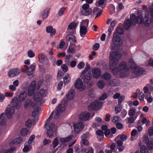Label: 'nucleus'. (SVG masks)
Masks as SVG:
<instances>
[{
  "mask_svg": "<svg viewBox=\"0 0 153 153\" xmlns=\"http://www.w3.org/2000/svg\"><path fill=\"white\" fill-rule=\"evenodd\" d=\"M129 68L126 62L123 61L120 62L118 67L113 68L112 72L117 77L123 78L128 76L129 74Z\"/></svg>",
  "mask_w": 153,
  "mask_h": 153,
  "instance_id": "obj_1",
  "label": "nucleus"
},
{
  "mask_svg": "<svg viewBox=\"0 0 153 153\" xmlns=\"http://www.w3.org/2000/svg\"><path fill=\"white\" fill-rule=\"evenodd\" d=\"M60 114L56 110L55 111H53L47 119L45 123V126H47V134L50 138L52 137L53 136L54 133L56 132V128L55 127V124L54 123L51 122L49 124V123L52 118L53 115H54V118L55 119H57L59 117Z\"/></svg>",
  "mask_w": 153,
  "mask_h": 153,
  "instance_id": "obj_2",
  "label": "nucleus"
},
{
  "mask_svg": "<svg viewBox=\"0 0 153 153\" xmlns=\"http://www.w3.org/2000/svg\"><path fill=\"white\" fill-rule=\"evenodd\" d=\"M142 16L141 14H139L136 18L135 15L133 14H131L130 15V19H127L125 22L124 27L125 29H128L131 26V24L135 25L137 23L140 24L143 22V21Z\"/></svg>",
  "mask_w": 153,
  "mask_h": 153,
  "instance_id": "obj_3",
  "label": "nucleus"
},
{
  "mask_svg": "<svg viewBox=\"0 0 153 153\" xmlns=\"http://www.w3.org/2000/svg\"><path fill=\"white\" fill-rule=\"evenodd\" d=\"M27 95L25 91H23L19 94L18 97V99L17 97L13 98L11 100V104L14 105L16 109H19L21 106L22 102L26 99Z\"/></svg>",
  "mask_w": 153,
  "mask_h": 153,
  "instance_id": "obj_4",
  "label": "nucleus"
},
{
  "mask_svg": "<svg viewBox=\"0 0 153 153\" xmlns=\"http://www.w3.org/2000/svg\"><path fill=\"white\" fill-rule=\"evenodd\" d=\"M121 57V55L116 52H111L109 56V64L111 67L115 66L119 62V60Z\"/></svg>",
  "mask_w": 153,
  "mask_h": 153,
  "instance_id": "obj_5",
  "label": "nucleus"
},
{
  "mask_svg": "<svg viewBox=\"0 0 153 153\" xmlns=\"http://www.w3.org/2000/svg\"><path fill=\"white\" fill-rule=\"evenodd\" d=\"M151 22H153V5L150 10L146 12L143 19L144 24L146 26H149Z\"/></svg>",
  "mask_w": 153,
  "mask_h": 153,
  "instance_id": "obj_6",
  "label": "nucleus"
},
{
  "mask_svg": "<svg viewBox=\"0 0 153 153\" xmlns=\"http://www.w3.org/2000/svg\"><path fill=\"white\" fill-rule=\"evenodd\" d=\"M102 105L101 102L98 101H94L88 106V109L90 111L98 110L102 107Z\"/></svg>",
  "mask_w": 153,
  "mask_h": 153,
  "instance_id": "obj_7",
  "label": "nucleus"
},
{
  "mask_svg": "<svg viewBox=\"0 0 153 153\" xmlns=\"http://www.w3.org/2000/svg\"><path fill=\"white\" fill-rule=\"evenodd\" d=\"M14 105L12 104L11 102L10 105H8L5 109V114L8 118H11L13 115L14 113Z\"/></svg>",
  "mask_w": 153,
  "mask_h": 153,
  "instance_id": "obj_8",
  "label": "nucleus"
},
{
  "mask_svg": "<svg viewBox=\"0 0 153 153\" xmlns=\"http://www.w3.org/2000/svg\"><path fill=\"white\" fill-rule=\"evenodd\" d=\"M90 114L87 111L81 112L79 114L78 118L79 120L82 121H85L90 119Z\"/></svg>",
  "mask_w": 153,
  "mask_h": 153,
  "instance_id": "obj_9",
  "label": "nucleus"
},
{
  "mask_svg": "<svg viewBox=\"0 0 153 153\" xmlns=\"http://www.w3.org/2000/svg\"><path fill=\"white\" fill-rule=\"evenodd\" d=\"M39 62L41 64L47 65L49 64V60L46 55L43 53H40L38 56Z\"/></svg>",
  "mask_w": 153,
  "mask_h": 153,
  "instance_id": "obj_10",
  "label": "nucleus"
},
{
  "mask_svg": "<svg viewBox=\"0 0 153 153\" xmlns=\"http://www.w3.org/2000/svg\"><path fill=\"white\" fill-rule=\"evenodd\" d=\"M36 85V82L35 81L31 82L28 88L27 94L28 96H30L33 94L35 89Z\"/></svg>",
  "mask_w": 153,
  "mask_h": 153,
  "instance_id": "obj_11",
  "label": "nucleus"
},
{
  "mask_svg": "<svg viewBox=\"0 0 153 153\" xmlns=\"http://www.w3.org/2000/svg\"><path fill=\"white\" fill-rule=\"evenodd\" d=\"M76 88L80 91L84 90L85 88V86L83 84L82 80L80 79H77L75 83Z\"/></svg>",
  "mask_w": 153,
  "mask_h": 153,
  "instance_id": "obj_12",
  "label": "nucleus"
},
{
  "mask_svg": "<svg viewBox=\"0 0 153 153\" xmlns=\"http://www.w3.org/2000/svg\"><path fill=\"white\" fill-rule=\"evenodd\" d=\"M113 41L114 43L117 46H120L122 45V40L118 36L116 33H114L113 34Z\"/></svg>",
  "mask_w": 153,
  "mask_h": 153,
  "instance_id": "obj_13",
  "label": "nucleus"
},
{
  "mask_svg": "<svg viewBox=\"0 0 153 153\" xmlns=\"http://www.w3.org/2000/svg\"><path fill=\"white\" fill-rule=\"evenodd\" d=\"M73 126L74 133L78 134L82 131L84 126L82 123L79 122L74 124Z\"/></svg>",
  "mask_w": 153,
  "mask_h": 153,
  "instance_id": "obj_14",
  "label": "nucleus"
},
{
  "mask_svg": "<svg viewBox=\"0 0 153 153\" xmlns=\"http://www.w3.org/2000/svg\"><path fill=\"white\" fill-rule=\"evenodd\" d=\"M20 73L19 69L15 68L10 70L8 73V75L10 77H13L18 75Z\"/></svg>",
  "mask_w": 153,
  "mask_h": 153,
  "instance_id": "obj_15",
  "label": "nucleus"
},
{
  "mask_svg": "<svg viewBox=\"0 0 153 153\" xmlns=\"http://www.w3.org/2000/svg\"><path fill=\"white\" fill-rule=\"evenodd\" d=\"M93 77L95 78H99L101 74V71L100 69L98 68H94L92 70Z\"/></svg>",
  "mask_w": 153,
  "mask_h": 153,
  "instance_id": "obj_16",
  "label": "nucleus"
},
{
  "mask_svg": "<svg viewBox=\"0 0 153 153\" xmlns=\"http://www.w3.org/2000/svg\"><path fill=\"white\" fill-rule=\"evenodd\" d=\"M74 91L73 89H70L68 93L66 94L65 97L67 100H71L74 98Z\"/></svg>",
  "mask_w": 153,
  "mask_h": 153,
  "instance_id": "obj_17",
  "label": "nucleus"
},
{
  "mask_svg": "<svg viewBox=\"0 0 153 153\" xmlns=\"http://www.w3.org/2000/svg\"><path fill=\"white\" fill-rule=\"evenodd\" d=\"M81 76V77L83 80L84 83H86L88 82L91 78V75L90 73H88L85 75H84Z\"/></svg>",
  "mask_w": 153,
  "mask_h": 153,
  "instance_id": "obj_18",
  "label": "nucleus"
},
{
  "mask_svg": "<svg viewBox=\"0 0 153 153\" xmlns=\"http://www.w3.org/2000/svg\"><path fill=\"white\" fill-rule=\"evenodd\" d=\"M95 121L93 123V127L97 128L101 124L102 120L100 117H97L95 119Z\"/></svg>",
  "mask_w": 153,
  "mask_h": 153,
  "instance_id": "obj_19",
  "label": "nucleus"
},
{
  "mask_svg": "<svg viewBox=\"0 0 153 153\" xmlns=\"http://www.w3.org/2000/svg\"><path fill=\"white\" fill-rule=\"evenodd\" d=\"M46 31L47 33L50 34L51 36H53L54 35L56 32V30L55 29L53 28L52 26H47L46 27Z\"/></svg>",
  "mask_w": 153,
  "mask_h": 153,
  "instance_id": "obj_20",
  "label": "nucleus"
},
{
  "mask_svg": "<svg viewBox=\"0 0 153 153\" xmlns=\"http://www.w3.org/2000/svg\"><path fill=\"white\" fill-rule=\"evenodd\" d=\"M117 22L116 21H113L111 22V25L108 29V36H110L111 35L112 32L114 29V27L117 25Z\"/></svg>",
  "mask_w": 153,
  "mask_h": 153,
  "instance_id": "obj_21",
  "label": "nucleus"
},
{
  "mask_svg": "<svg viewBox=\"0 0 153 153\" xmlns=\"http://www.w3.org/2000/svg\"><path fill=\"white\" fill-rule=\"evenodd\" d=\"M33 108L35 106L34 104L33 103L31 100L30 99L26 100L24 103V108L27 109L29 108L30 106Z\"/></svg>",
  "mask_w": 153,
  "mask_h": 153,
  "instance_id": "obj_22",
  "label": "nucleus"
},
{
  "mask_svg": "<svg viewBox=\"0 0 153 153\" xmlns=\"http://www.w3.org/2000/svg\"><path fill=\"white\" fill-rule=\"evenodd\" d=\"M134 69V74L137 75H140L143 74L144 72V70L143 68L137 67L133 68Z\"/></svg>",
  "mask_w": 153,
  "mask_h": 153,
  "instance_id": "obj_23",
  "label": "nucleus"
},
{
  "mask_svg": "<svg viewBox=\"0 0 153 153\" xmlns=\"http://www.w3.org/2000/svg\"><path fill=\"white\" fill-rule=\"evenodd\" d=\"M128 114L130 116H132L135 117L136 116V117H137L138 115L136 112V109L133 107L129 109Z\"/></svg>",
  "mask_w": 153,
  "mask_h": 153,
  "instance_id": "obj_24",
  "label": "nucleus"
},
{
  "mask_svg": "<svg viewBox=\"0 0 153 153\" xmlns=\"http://www.w3.org/2000/svg\"><path fill=\"white\" fill-rule=\"evenodd\" d=\"M35 66L33 65H31L29 67V68L27 70L26 73L28 76H30L33 74L34 71Z\"/></svg>",
  "mask_w": 153,
  "mask_h": 153,
  "instance_id": "obj_25",
  "label": "nucleus"
},
{
  "mask_svg": "<svg viewBox=\"0 0 153 153\" xmlns=\"http://www.w3.org/2000/svg\"><path fill=\"white\" fill-rule=\"evenodd\" d=\"M42 97L39 93L36 92L33 95V98L34 100L36 102L40 101L42 99Z\"/></svg>",
  "mask_w": 153,
  "mask_h": 153,
  "instance_id": "obj_26",
  "label": "nucleus"
},
{
  "mask_svg": "<svg viewBox=\"0 0 153 153\" xmlns=\"http://www.w3.org/2000/svg\"><path fill=\"white\" fill-rule=\"evenodd\" d=\"M32 144L28 142H26L25 144V146L23 149V150L25 152H26L29 151L32 149Z\"/></svg>",
  "mask_w": 153,
  "mask_h": 153,
  "instance_id": "obj_27",
  "label": "nucleus"
},
{
  "mask_svg": "<svg viewBox=\"0 0 153 153\" xmlns=\"http://www.w3.org/2000/svg\"><path fill=\"white\" fill-rule=\"evenodd\" d=\"M96 133L97 135L98 139L101 141L102 140L104 137V132L101 130H97L96 131Z\"/></svg>",
  "mask_w": 153,
  "mask_h": 153,
  "instance_id": "obj_28",
  "label": "nucleus"
},
{
  "mask_svg": "<svg viewBox=\"0 0 153 153\" xmlns=\"http://www.w3.org/2000/svg\"><path fill=\"white\" fill-rule=\"evenodd\" d=\"M80 26L79 33L80 36L83 37V36L86 34L87 32V27L83 26Z\"/></svg>",
  "mask_w": 153,
  "mask_h": 153,
  "instance_id": "obj_29",
  "label": "nucleus"
},
{
  "mask_svg": "<svg viewBox=\"0 0 153 153\" xmlns=\"http://www.w3.org/2000/svg\"><path fill=\"white\" fill-rule=\"evenodd\" d=\"M71 80V77L70 75L67 74L63 77V82L65 85H66L69 83Z\"/></svg>",
  "mask_w": 153,
  "mask_h": 153,
  "instance_id": "obj_30",
  "label": "nucleus"
},
{
  "mask_svg": "<svg viewBox=\"0 0 153 153\" xmlns=\"http://www.w3.org/2000/svg\"><path fill=\"white\" fill-rule=\"evenodd\" d=\"M49 12V10L48 8L44 10L41 13V16L44 19L47 17Z\"/></svg>",
  "mask_w": 153,
  "mask_h": 153,
  "instance_id": "obj_31",
  "label": "nucleus"
},
{
  "mask_svg": "<svg viewBox=\"0 0 153 153\" xmlns=\"http://www.w3.org/2000/svg\"><path fill=\"white\" fill-rule=\"evenodd\" d=\"M120 85L119 81L117 79H114L111 80L109 83V85L112 86H117Z\"/></svg>",
  "mask_w": 153,
  "mask_h": 153,
  "instance_id": "obj_32",
  "label": "nucleus"
},
{
  "mask_svg": "<svg viewBox=\"0 0 153 153\" xmlns=\"http://www.w3.org/2000/svg\"><path fill=\"white\" fill-rule=\"evenodd\" d=\"M65 108L64 105L59 104L56 108V111L61 113L65 111Z\"/></svg>",
  "mask_w": 153,
  "mask_h": 153,
  "instance_id": "obj_33",
  "label": "nucleus"
},
{
  "mask_svg": "<svg viewBox=\"0 0 153 153\" xmlns=\"http://www.w3.org/2000/svg\"><path fill=\"white\" fill-rule=\"evenodd\" d=\"M101 77L103 79L108 80L111 79V76L110 73L108 72H105L102 75Z\"/></svg>",
  "mask_w": 153,
  "mask_h": 153,
  "instance_id": "obj_34",
  "label": "nucleus"
},
{
  "mask_svg": "<svg viewBox=\"0 0 153 153\" xmlns=\"http://www.w3.org/2000/svg\"><path fill=\"white\" fill-rule=\"evenodd\" d=\"M15 149L14 147L8 149H0V153H12Z\"/></svg>",
  "mask_w": 153,
  "mask_h": 153,
  "instance_id": "obj_35",
  "label": "nucleus"
},
{
  "mask_svg": "<svg viewBox=\"0 0 153 153\" xmlns=\"http://www.w3.org/2000/svg\"><path fill=\"white\" fill-rule=\"evenodd\" d=\"M97 85L100 88H103L105 87V83L103 80H100L97 82Z\"/></svg>",
  "mask_w": 153,
  "mask_h": 153,
  "instance_id": "obj_36",
  "label": "nucleus"
},
{
  "mask_svg": "<svg viewBox=\"0 0 153 153\" xmlns=\"http://www.w3.org/2000/svg\"><path fill=\"white\" fill-rule=\"evenodd\" d=\"M128 66L129 68H132L136 67V64L132 59H130L129 60Z\"/></svg>",
  "mask_w": 153,
  "mask_h": 153,
  "instance_id": "obj_37",
  "label": "nucleus"
},
{
  "mask_svg": "<svg viewBox=\"0 0 153 153\" xmlns=\"http://www.w3.org/2000/svg\"><path fill=\"white\" fill-rule=\"evenodd\" d=\"M72 138L71 136H69L65 138H61L60 139V141L62 143H66L71 140Z\"/></svg>",
  "mask_w": 153,
  "mask_h": 153,
  "instance_id": "obj_38",
  "label": "nucleus"
},
{
  "mask_svg": "<svg viewBox=\"0 0 153 153\" xmlns=\"http://www.w3.org/2000/svg\"><path fill=\"white\" fill-rule=\"evenodd\" d=\"M104 134L105 136L107 138H111L113 137V135L111 133L109 129H108L104 131Z\"/></svg>",
  "mask_w": 153,
  "mask_h": 153,
  "instance_id": "obj_39",
  "label": "nucleus"
},
{
  "mask_svg": "<svg viewBox=\"0 0 153 153\" xmlns=\"http://www.w3.org/2000/svg\"><path fill=\"white\" fill-rule=\"evenodd\" d=\"M111 120L114 123L117 124V123H119V122H120L121 119L119 117L116 116L113 117L111 118Z\"/></svg>",
  "mask_w": 153,
  "mask_h": 153,
  "instance_id": "obj_40",
  "label": "nucleus"
},
{
  "mask_svg": "<svg viewBox=\"0 0 153 153\" xmlns=\"http://www.w3.org/2000/svg\"><path fill=\"white\" fill-rule=\"evenodd\" d=\"M89 23V20L88 19L83 20L80 22L79 26H83L88 27Z\"/></svg>",
  "mask_w": 153,
  "mask_h": 153,
  "instance_id": "obj_41",
  "label": "nucleus"
},
{
  "mask_svg": "<svg viewBox=\"0 0 153 153\" xmlns=\"http://www.w3.org/2000/svg\"><path fill=\"white\" fill-rule=\"evenodd\" d=\"M85 11H81L82 14L84 16H87L90 15L92 13V9H88V10H85Z\"/></svg>",
  "mask_w": 153,
  "mask_h": 153,
  "instance_id": "obj_42",
  "label": "nucleus"
},
{
  "mask_svg": "<svg viewBox=\"0 0 153 153\" xmlns=\"http://www.w3.org/2000/svg\"><path fill=\"white\" fill-rule=\"evenodd\" d=\"M41 109L39 107H37L32 112V115L33 117H35L36 115L38 114L41 111Z\"/></svg>",
  "mask_w": 153,
  "mask_h": 153,
  "instance_id": "obj_43",
  "label": "nucleus"
},
{
  "mask_svg": "<svg viewBox=\"0 0 153 153\" xmlns=\"http://www.w3.org/2000/svg\"><path fill=\"white\" fill-rule=\"evenodd\" d=\"M59 139L57 137H56L52 142V147L53 149L56 148L59 144Z\"/></svg>",
  "mask_w": 153,
  "mask_h": 153,
  "instance_id": "obj_44",
  "label": "nucleus"
},
{
  "mask_svg": "<svg viewBox=\"0 0 153 153\" xmlns=\"http://www.w3.org/2000/svg\"><path fill=\"white\" fill-rule=\"evenodd\" d=\"M77 24L75 22H72L68 26V28L69 29H74L75 30Z\"/></svg>",
  "mask_w": 153,
  "mask_h": 153,
  "instance_id": "obj_45",
  "label": "nucleus"
},
{
  "mask_svg": "<svg viewBox=\"0 0 153 153\" xmlns=\"http://www.w3.org/2000/svg\"><path fill=\"white\" fill-rule=\"evenodd\" d=\"M38 93H39V94L43 97L46 95L48 94V92L46 90L43 89L40 90L39 92H38Z\"/></svg>",
  "mask_w": 153,
  "mask_h": 153,
  "instance_id": "obj_46",
  "label": "nucleus"
},
{
  "mask_svg": "<svg viewBox=\"0 0 153 153\" xmlns=\"http://www.w3.org/2000/svg\"><path fill=\"white\" fill-rule=\"evenodd\" d=\"M140 153H148L149 152L146 146L144 145L142 146L140 149Z\"/></svg>",
  "mask_w": 153,
  "mask_h": 153,
  "instance_id": "obj_47",
  "label": "nucleus"
},
{
  "mask_svg": "<svg viewBox=\"0 0 153 153\" xmlns=\"http://www.w3.org/2000/svg\"><path fill=\"white\" fill-rule=\"evenodd\" d=\"M28 132V130L25 128H23L21 129L20 134L22 136H25L27 134Z\"/></svg>",
  "mask_w": 153,
  "mask_h": 153,
  "instance_id": "obj_48",
  "label": "nucleus"
},
{
  "mask_svg": "<svg viewBox=\"0 0 153 153\" xmlns=\"http://www.w3.org/2000/svg\"><path fill=\"white\" fill-rule=\"evenodd\" d=\"M6 124V120L5 118H3L2 119H0V125L2 126L1 127L5 126Z\"/></svg>",
  "mask_w": 153,
  "mask_h": 153,
  "instance_id": "obj_49",
  "label": "nucleus"
},
{
  "mask_svg": "<svg viewBox=\"0 0 153 153\" xmlns=\"http://www.w3.org/2000/svg\"><path fill=\"white\" fill-rule=\"evenodd\" d=\"M71 43H70L68 49L67 50V52L68 53H74L75 52V51L74 49L71 46Z\"/></svg>",
  "mask_w": 153,
  "mask_h": 153,
  "instance_id": "obj_50",
  "label": "nucleus"
},
{
  "mask_svg": "<svg viewBox=\"0 0 153 153\" xmlns=\"http://www.w3.org/2000/svg\"><path fill=\"white\" fill-rule=\"evenodd\" d=\"M28 56L30 58H33L35 56L34 53L31 50H29L27 52Z\"/></svg>",
  "mask_w": 153,
  "mask_h": 153,
  "instance_id": "obj_51",
  "label": "nucleus"
},
{
  "mask_svg": "<svg viewBox=\"0 0 153 153\" xmlns=\"http://www.w3.org/2000/svg\"><path fill=\"white\" fill-rule=\"evenodd\" d=\"M21 138L18 137L15 139L13 140V143L16 144H18L20 143L22 141Z\"/></svg>",
  "mask_w": 153,
  "mask_h": 153,
  "instance_id": "obj_52",
  "label": "nucleus"
},
{
  "mask_svg": "<svg viewBox=\"0 0 153 153\" xmlns=\"http://www.w3.org/2000/svg\"><path fill=\"white\" fill-rule=\"evenodd\" d=\"M143 142L147 144L150 141H149L148 135L146 134L143 136Z\"/></svg>",
  "mask_w": 153,
  "mask_h": 153,
  "instance_id": "obj_53",
  "label": "nucleus"
},
{
  "mask_svg": "<svg viewBox=\"0 0 153 153\" xmlns=\"http://www.w3.org/2000/svg\"><path fill=\"white\" fill-rule=\"evenodd\" d=\"M122 106L121 105L118 104L115 108V111L116 114L119 113L121 110Z\"/></svg>",
  "mask_w": 153,
  "mask_h": 153,
  "instance_id": "obj_54",
  "label": "nucleus"
},
{
  "mask_svg": "<svg viewBox=\"0 0 153 153\" xmlns=\"http://www.w3.org/2000/svg\"><path fill=\"white\" fill-rule=\"evenodd\" d=\"M33 125L32 121L30 120H28L25 122V125L28 128L31 127Z\"/></svg>",
  "mask_w": 153,
  "mask_h": 153,
  "instance_id": "obj_55",
  "label": "nucleus"
},
{
  "mask_svg": "<svg viewBox=\"0 0 153 153\" xmlns=\"http://www.w3.org/2000/svg\"><path fill=\"white\" fill-rule=\"evenodd\" d=\"M115 33H117H117L119 35H122L123 33V31L122 28H121L120 27H118L116 29V32Z\"/></svg>",
  "mask_w": 153,
  "mask_h": 153,
  "instance_id": "obj_56",
  "label": "nucleus"
},
{
  "mask_svg": "<svg viewBox=\"0 0 153 153\" xmlns=\"http://www.w3.org/2000/svg\"><path fill=\"white\" fill-rule=\"evenodd\" d=\"M137 117L132 116H130L129 117L127 118L128 122L129 123H132Z\"/></svg>",
  "mask_w": 153,
  "mask_h": 153,
  "instance_id": "obj_57",
  "label": "nucleus"
},
{
  "mask_svg": "<svg viewBox=\"0 0 153 153\" xmlns=\"http://www.w3.org/2000/svg\"><path fill=\"white\" fill-rule=\"evenodd\" d=\"M89 5L88 4H83L82 6V10L81 11H85L87 10L88 9H90L89 7Z\"/></svg>",
  "mask_w": 153,
  "mask_h": 153,
  "instance_id": "obj_58",
  "label": "nucleus"
},
{
  "mask_svg": "<svg viewBox=\"0 0 153 153\" xmlns=\"http://www.w3.org/2000/svg\"><path fill=\"white\" fill-rule=\"evenodd\" d=\"M147 144V147L149 150H151L153 149V143L152 142L150 141Z\"/></svg>",
  "mask_w": 153,
  "mask_h": 153,
  "instance_id": "obj_59",
  "label": "nucleus"
},
{
  "mask_svg": "<svg viewBox=\"0 0 153 153\" xmlns=\"http://www.w3.org/2000/svg\"><path fill=\"white\" fill-rule=\"evenodd\" d=\"M127 114V111L126 110L123 109L121 111L120 116L122 118H124L126 116Z\"/></svg>",
  "mask_w": 153,
  "mask_h": 153,
  "instance_id": "obj_60",
  "label": "nucleus"
},
{
  "mask_svg": "<svg viewBox=\"0 0 153 153\" xmlns=\"http://www.w3.org/2000/svg\"><path fill=\"white\" fill-rule=\"evenodd\" d=\"M89 68V65H87L84 70L82 71L81 74V76H82L85 74V73L88 71Z\"/></svg>",
  "mask_w": 153,
  "mask_h": 153,
  "instance_id": "obj_61",
  "label": "nucleus"
},
{
  "mask_svg": "<svg viewBox=\"0 0 153 153\" xmlns=\"http://www.w3.org/2000/svg\"><path fill=\"white\" fill-rule=\"evenodd\" d=\"M144 97L143 93L142 92H140L138 95L139 99L141 101H143L144 99Z\"/></svg>",
  "mask_w": 153,
  "mask_h": 153,
  "instance_id": "obj_62",
  "label": "nucleus"
},
{
  "mask_svg": "<svg viewBox=\"0 0 153 153\" xmlns=\"http://www.w3.org/2000/svg\"><path fill=\"white\" fill-rule=\"evenodd\" d=\"M85 63L83 62H80L77 65V68L79 69H82L84 67Z\"/></svg>",
  "mask_w": 153,
  "mask_h": 153,
  "instance_id": "obj_63",
  "label": "nucleus"
},
{
  "mask_svg": "<svg viewBox=\"0 0 153 153\" xmlns=\"http://www.w3.org/2000/svg\"><path fill=\"white\" fill-rule=\"evenodd\" d=\"M148 133L149 136L153 135V127H150L148 130Z\"/></svg>",
  "mask_w": 153,
  "mask_h": 153,
  "instance_id": "obj_64",
  "label": "nucleus"
}]
</instances>
